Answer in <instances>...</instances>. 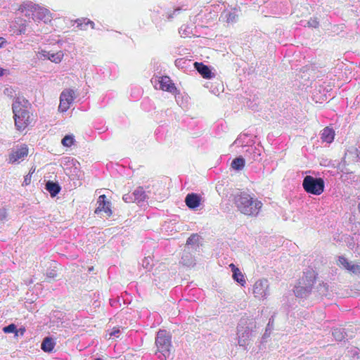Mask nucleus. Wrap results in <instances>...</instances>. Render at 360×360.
<instances>
[{
  "label": "nucleus",
  "mask_w": 360,
  "mask_h": 360,
  "mask_svg": "<svg viewBox=\"0 0 360 360\" xmlns=\"http://www.w3.org/2000/svg\"><path fill=\"white\" fill-rule=\"evenodd\" d=\"M70 103H69L68 102H65L63 99H60L58 110L62 112H66L70 108Z\"/></svg>",
  "instance_id": "34"
},
{
  "label": "nucleus",
  "mask_w": 360,
  "mask_h": 360,
  "mask_svg": "<svg viewBox=\"0 0 360 360\" xmlns=\"http://www.w3.org/2000/svg\"><path fill=\"white\" fill-rule=\"evenodd\" d=\"M247 151L253 153V160L257 161L259 160L260 153L259 151H257V149L255 148H251L249 150H248Z\"/></svg>",
  "instance_id": "36"
},
{
  "label": "nucleus",
  "mask_w": 360,
  "mask_h": 360,
  "mask_svg": "<svg viewBox=\"0 0 360 360\" xmlns=\"http://www.w3.org/2000/svg\"><path fill=\"white\" fill-rule=\"evenodd\" d=\"M181 264L186 266H192L195 264V259L190 252L184 250L181 257Z\"/></svg>",
  "instance_id": "23"
},
{
  "label": "nucleus",
  "mask_w": 360,
  "mask_h": 360,
  "mask_svg": "<svg viewBox=\"0 0 360 360\" xmlns=\"http://www.w3.org/2000/svg\"><path fill=\"white\" fill-rule=\"evenodd\" d=\"M313 295L315 297L319 298L326 297L328 292V286L326 283H319L316 287H313Z\"/></svg>",
  "instance_id": "16"
},
{
  "label": "nucleus",
  "mask_w": 360,
  "mask_h": 360,
  "mask_svg": "<svg viewBox=\"0 0 360 360\" xmlns=\"http://www.w3.org/2000/svg\"><path fill=\"white\" fill-rule=\"evenodd\" d=\"M87 23L88 25H89L91 27L92 29H94L95 23L93 21L87 18Z\"/></svg>",
  "instance_id": "46"
},
{
  "label": "nucleus",
  "mask_w": 360,
  "mask_h": 360,
  "mask_svg": "<svg viewBox=\"0 0 360 360\" xmlns=\"http://www.w3.org/2000/svg\"><path fill=\"white\" fill-rule=\"evenodd\" d=\"M200 236L198 234H192L186 241L187 245H193L198 243Z\"/></svg>",
  "instance_id": "33"
},
{
  "label": "nucleus",
  "mask_w": 360,
  "mask_h": 360,
  "mask_svg": "<svg viewBox=\"0 0 360 360\" xmlns=\"http://www.w3.org/2000/svg\"><path fill=\"white\" fill-rule=\"evenodd\" d=\"M28 149L26 146H21L13 151L9 156V162L14 163L27 155Z\"/></svg>",
  "instance_id": "15"
},
{
  "label": "nucleus",
  "mask_w": 360,
  "mask_h": 360,
  "mask_svg": "<svg viewBox=\"0 0 360 360\" xmlns=\"http://www.w3.org/2000/svg\"><path fill=\"white\" fill-rule=\"evenodd\" d=\"M201 197L194 193H188L185 198V203L191 210L196 209L200 204Z\"/></svg>",
  "instance_id": "13"
},
{
  "label": "nucleus",
  "mask_w": 360,
  "mask_h": 360,
  "mask_svg": "<svg viewBox=\"0 0 360 360\" xmlns=\"http://www.w3.org/2000/svg\"><path fill=\"white\" fill-rule=\"evenodd\" d=\"M30 103L23 97H17L12 104L15 126L18 131L25 129L30 124L28 110Z\"/></svg>",
  "instance_id": "2"
},
{
  "label": "nucleus",
  "mask_w": 360,
  "mask_h": 360,
  "mask_svg": "<svg viewBox=\"0 0 360 360\" xmlns=\"http://www.w3.org/2000/svg\"><path fill=\"white\" fill-rule=\"evenodd\" d=\"M7 41L5 39H0V49L4 47Z\"/></svg>",
  "instance_id": "45"
},
{
  "label": "nucleus",
  "mask_w": 360,
  "mask_h": 360,
  "mask_svg": "<svg viewBox=\"0 0 360 360\" xmlns=\"http://www.w3.org/2000/svg\"><path fill=\"white\" fill-rule=\"evenodd\" d=\"M195 69L205 79H211L214 77V74L212 72L210 66L202 63L195 62L193 63Z\"/></svg>",
  "instance_id": "11"
},
{
  "label": "nucleus",
  "mask_w": 360,
  "mask_h": 360,
  "mask_svg": "<svg viewBox=\"0 0 360 360\" xmlns=\"http://www.w3.org/2000/svg\"><path fill=\"white\" fill-rule=\"evenodd\" d=\"M332 335L335 340L342 341L345 338L346 333L344 328H335L332 330Z\"/></svg>",
  "instance_id": "26"
},
{
  "label": "nucleus",
  "mask_w": 360,
  "mask_h": 360,
  "mask_svg": "<svg viewBox=\"0 0 360 360\" xmlns=\"http://www.w3.org/2000/svg\"><path fill=\"white\" fill-rule=\"evenodd\" d=\"M0 39H4L3 37H0Z\"/></svg>",
  "instance_id": "55"
},
{
  "label": "nucleus",
  "mask_w": 360,
  "mask_h": 360,
  "mask_svg": "<svg viewBox=\"0 0 360 360\" xmlns=\"http://www.w3.org/2000/svg\"><path fill=\"white\" fill-rule=\"evenodd\" d=\"M256 328V323L252 319H241L238 325V345L245 347L249 344L253 336L254 329Z\"/></svg>",
  "instance_id": "4"
},
{
  "label": "nucleus",
  "mask_w": 360,
  "mask_h": 360,
  "mask_svg": "<svg viewBox=\"0 0 360 360\" xmlns=\"http://www.w3.org/2000/svg\"><path fill=\"white\" fill-rule=\"evenodd\" d=\"M50 52L49 51H47L46 50H41L38 52V55H39V58L42 59V58H48L49 59V57L50 56Z\"/></svg>",
  "instance_id": "38"
},
{
  "label": "nucleus",
  "mask_w": 360,
  "mask_h": 360,
  "mask_svg": "<svg viewBox=\"0 0 360 360\" xmlns=\"http://www.w3.org/2000/svg\"><path fill=\"white\" fill-rule=\"evenodd\" d=\"M234 143L240 144V137L237 138L236 140L235 141Z\"/></svg>",
  "instance_id": "49"
},
{
  "label": "nucleus",
  "mask_w": 360,
  "mask_h": 360,
  "mask_svg": "<svg viewBox=\"0 0 360 360\" xmlns=\"http://www.w3.org/2000/svg\"><path fill=\"white\" fill-rule=\"evenodd\" d=\"M56 276H57L56 271H55L53 269H50V270L47 271V272H46V276L48 278H54L55 277H56Z\"/></svg>",
  "instance_id": "42"
},
{
  "label": "nucleus",
  "mask_w": 360,
  "mask_h": 360,
  "mask_svg": "<svg viewBox=\"0 0 360 360\" xmlns=\"http://www.w3.org/2000/svg\"><path fill=\"white\" fill-rule=\"evenodd\" d=\"M150 259L148 257H145L143 260L142 265L145 269H150L152 266V264H150Z\"/></svg>",
  "instance_id": "40"
},
{
  "label": "nucleus",
  "mask_w": 360,
  "mask_h": 360,
  "mask_svg": "<svg viewBox=\"0 0 360 360\" xmlns=\"http://www.w3.org/2000/svg\"><path fill=\"white\" fill-rule=\"evenodd\" d=\"M133 194V199L134 200V202H136L138 204L141 203L144 201H146L147 198V195L143 189V187L139 186L136 188Z\"/></svg>",
  "instance_id": "20"
},
{
  "label": "nucleus",
  "mask_w": 360,
  "mask_h": 360,
  "mask_svg": "<svg viewBox=\"0 0 360 360\" xmlns=\"http://www.w3.org/2000/svg\"><path fill=\"white\" fill-rule=\"evenodd\" d=\"M307 26L309 27H317L319 25V22L316 20V19L311 18L309 20L307 21L306 24L304 25V26Z\"/></svg>",
  "instance_id": "35"
},
{
  "label": "nucleus",
  "mask_w": 360,
  "mask_h": 360,
  "mask_svg": "<svg viewBox=\"0 0 360 360\" xmlns=\"http://www.w3.org/2000/svg\"><path fill=\"white\" fill-rule=\"evenodd\" d=\"M63 58V51H60L57 53H50V56L49 57V60L55 63H60Z\"/></svg>",
  "instance_id": "27"
},
{
  "label": "nucleus",
  "mask_w": 360,
  "mask_h": 360,
  "mask_svg": "<svg viewBox=\"0 0 360 360\" xmlns=\"http://www.w3.org/2000/svg\"><path fill=\"white\" fill-rule=\"evenodd\" d=\"M7 217V212L5 208L0 209V221L4 222V221L6 219Z\"/></svg>",
  "instance_id": "39"
},
{
  "label": "nucleus",
  "mask_w": 360,
  "mask_h": 360,
  "mask_svg": "<svg viewBox=\"0 0 360 360\" xmlns=\"http://www.w3.org/2000/svg\"><path fill=\"white\" fill-rule=\"evenodd\" d=\"M245 159L242 156L234 158L231 162V167L235 170H241L245 166Z\"/></svg>",
  "instance_id": "25"
},
{
  "label": "nucleus",
  "mask_w": 360,
  "mask_h": 360,
  "mask_svg": "<svg viewBox=\"0 0 360 360\" xmlns=\"http://www.w3.org/2000/svg\"><path fill=\"white\" fill-rule=\"evenodd\" d=\"M273 324H274V316H272L269 320V323L266 328V332L271 331L273 329Z\"/></svg>",
  "instance_id": "43"
},
{
  "label": "nucleus",
  "mask_w": 360,
  "mask_h": 360,
  "mask_svg": "<svg viewBox=\"0 0 360 360\" xmlns=\"http://www.w3.org/2000/svg\"><path fill=\"white\" fill-rule=\"evenodd\" d=\"M25 31H26V26L25 24L22 23L18 30V34H25Z\"/></svg>",
  "instance_id": "44"
},
{
  "label": "nucleus",
  "mask_w": 360,
  "mask_h": 360,
  "mask_svg": "<svg viewBox=\"0 0 360 360\" xmlns=\"http://www.w3.org/2000/svg\"><path fill=\"white\" fill-rule=\"evenodd\" d=\"M4 70L0 68V77L4 75Z\"/></svg>",
  "instance_id": "50"
},
{
  "label": "nucleus",
  "mask_w": 360,
  "mask_h": 360,
  "mask_svg": "<svg viewBox=\"0 0 360 360\" xmlns=\"http://www.w3.org/2000/svg\"><path fill=\"white\" fill-rule=\"evenodd\" d=\"M120 333L119 330H115L110 333V336H117V334Z\"/></svg>",
  "instance_id": "47"
},
{
  "label": "nucleus",
  "mask_w": 360,
  "mask_h": 360,
  "mask_svg": "<svg viewBox=\"0 0 360 360\" xmlns=\"http://www.w3.org/2000/svg\"><path fill=\"white\" fill-rule=\"evenodd\" d=\"M111 305L113 306L115 304V302H110Z\"/></svg>",
  "instance_id": "53"
},
{
  "label": "nucleus",
  "mask_w": 360,
  "mask_h": 360,
  "mask_svg": "<svg viewBox=\"0 0 360 360\" xmlns=\"http://www.w3.org/2000/svg\"><path fill=\"white\" fill-rule=\"evenodd\" d=\"M335 131L332 128L326 127L321 131V139L323 142L330 143L334 140Z\"/></svg>",
  "instance_id": "21"
},
{
  "label": "nucleus",
  "mask_w": 360,
  "mask_h": 360,
  "mask_svg": "<svg viewBox=\"0 0 360 360\" xmlns=\"http://www.w3.org/2000/svg\"><path fill=\"white\" fill-rule=\"evenodd\" d=\"M229 267L231 269V271L233 272V279L237 283H240L242 286H243L245 284L246 281L243 273L233 264H231L229 265Z\"/></svg>",
  "instance_id": "17"
},
{
  "label": "nucleus",
  "mask_w": 360,
  "mask_h": 360,
  "mask_svg": "<svg viewBox=\"0 0 360 360\" xmlns=\"http://www.w3.org/2000/svg\"><path fill=\"white\" fill-rule=\"evenodd\" d=\"M75 98V91L72 89L64 90L60 96V99H63L70 104L73 102Z\"/></svg>",
  "instance_id": "24"
},
{
  "label": "nucleus",
  "mask_w": 360,
  "mask_h": 360,
  "mask_svg": "<svg viewBox=\"0 0 360 360\" xmlns=\"http://www.w3.org/2000/svg\"><path fill=\"white\" fill-rule=\"evenodd\" d=\"M133 194L132 193H127L124 194L122 197L123 200L125 202L129 203V202H134V200L133 199Z\"/></svg>",
  "instance_id": "37"
},
{
  "label": "nucleus",
  "mask_w": 360,
  "mask_h": 360,
  "mask_svg": "<svg viewBox=\"0 0 360 360\" xmlns=\"http://www.w3.org/2000/svg\"><path fill=\"white\" fill-rule=\"evenodd\" d=\"M45 189L50 193L51 197H55L59 193L61 188L58 182L47 181L45 184Z\"/></svg>",
  "instance_id": "19"
},
{
  "label": "nucleus",
  "mask_w": 360,
  "mask_h": 360,
  "mask_svg": "<svg viewBox=\"0 0 360 360\" xmlns=\"http://www.w3.org/2000/svg\"><path fill=\"white\" fill-rule=\"evenodd\" d=\"M155 345L157 351L165 358L169 356L172 347V336L165 330H160L155 337Z\"/></svg>",
  "instance_id": "7"
},
{
  "label": "nucleus",
  "mask_w": 360,
  "mask_h": 360,
  "mask_svg": "<svg viewBox=\"0 0 360 360\" xmlns=\"http://www.w3.org/2000/svg\"><path fill=\"white\" fill-rule=\"evenodd\" d=\"M270 333H271V331H268V332H266V330H265L264 334L263 335L262 339H263V340H264V339H266L267 337H269V335H270Z\"/></svg>",
  "instance_id": "48"
},
{
  "label": "nucleus",
  "mask_w": 360,
  "mask_h": 360,
  "mask_svg": "<svg viewBox=\"0 0 360 360\" xmlns=\"http://www.w3.org/2000/svg\"><path fill=\"white\" fill-rule=\"evenodd\" d=\"M19 10L29 18H32L34 20H49V11L46 8H41L32 1H27L22 4Z\"/></svg>",
  "instance_id": "5"
},
{
  "label": "nucleus",
  "mask_w": 360,
  "mask_h": 360,
  "mask_svg": "<svg viewBox=\"0 0 360 360\" xmlns=\"http://www.w3.org/2000/svg\"><path fill=\"white\" fill-rule=\"evenodd\" d=\"M20 330L21 335H22L24 333L25 329V328H20Z\"/></svg>",
  "instance_id": "51"
},
{
  "label": "nucleus",
  "mask_w": 360,
  "mask_h": 360,
  "mask_svg": "<svg viewBox=\"0 0 360 360\" xmlns=\"http://www.w3.org/2000/svg\"><path fill=\"white\" fill-rule=\"evenodd\" d=\"M233 203L241 213L252 217L257 216L262 207L261 201L254 199L246 192L240 191L233 195Z\"/></svg>",
  "instance_id": "1"
},
{
  "label": "nucleus",
  "mask_w": 360,
  "mask_h": 360,
  "mask_svg": "<svg viewBox=\"0 0 360 360\" xmlns=\"http://www.w3.org/2000/svg\"><path fill=\"white\" fill-rule=\"evenodd\" d=\"M56 345V342L51 337H46L44 338L41 345V349L45 352H51L54 347Z\"/></svg>",
  "instance_id": "22"
},
{
  "label": "nucleus",
  "mask_w": 360,
  "mask_h": 360,
  "mask_svg": "<svg viewBox=\"0 0 360 360\" xmlns=\"http://www.w3.org/2000/svg\"><path fill=\"white\" fill-rule=\"evenodd\" d=\"M316 283V276L315 272L312 270H308L304 273L303 277L295 286L294 293L297 297L307 298L309 295H313V287Z\"/></svg>",
  "instance_id": "3"
},
{
  "label": "nucleus",
  "mask_w": 360,
  "mask_h": 360,
  "mask_svg": "<svg viewBox=\"0 0 360 360\" xmlns=\"http://www.w3.org/2000/svg\"><path fill=\"white\" fill-rule=\"evenodd\" d=\"M160 89L168 92L173 93L176 90L174 84L171 82L169 77L167 76L161 77V79L160 80Z\"/></svg>",
  "instance_id": "18"
},
{
  "label": "nucleus",
  "mask_w": 360,
  "mask_h": 360,
  "mask_svg": "<svg viewBox=\"0 0 360 360\" xmlns=\"http://www.w3.org/2000/svg\"><path fill=\"white\" fill-rule=\"evenodd\" d=\"M253 293L256 297L264 298L269 295V283L265 278L257 281L254 285Z\"/></svg>",
  "instance_id": "8"
},
{
  "label": "nucleus",
  "mask_w": 360,
  "mask_h": 360,
  "mask_svg": "<svg viewBox=\"0 0 360 360\" xmlns=\"http://www.w3.org/2000/svg\"><path fill=\"white\" fill-rule=\"evenodd\" d=\"M302 187L307 193L319 195L324 191L325 182L321 177L307 175L302 181Z\"/></svg>",
  "instance_id": "6"
},
{
  "label": "nucleus",
  "mask_w": 360,
  "mask_h": 360,
  "mask_svg": "<svg viewBox=\"0 0 360 360\" xmlns=\"http://www.w3.org/2000/svg\"><path fill=\"white\" fill-rule=\"evenodd\" d=\"M191 63V60H188V59H186L184 58H177L174 62L175 65L177 68H181V69L187 68V66L189 65V63Z\"/></svg>",
  "instance_id": "29"
},
{
  "label": "nucleus",
  "mask_w": 360,
  "mask_h": 360,
  "mask_svg": "<svg viewBox=\"0 0 360 360\" xmlns=\"http://www.w3.org/2000/svg\"><path fill=\"white\" fill-rule=\"evenodd\" d=\"M3 331L5 333H15V335H17L18 333L17 327L14 323H11L6 326H4L3 328Z\"/></svg>",
  "instance_id": "30"
},
{
  "label": "nucleus",
  "mask_w": 360,
  "mask_h": 360,
  "mask_svg": "<svg viewBox=\"0 0 360 360\" xmlns=\"http://www.w3.org/2000/svg\"><path fill=\"white\" fill-rule=\"evenodd\" d=\"M111 305L113 306L115 304V302H110Z\"/></svg>",
  "instance_id": "54"
},
{
  "label": "nucleus",
  "mask_w": 360,
  "mask_h": 360,
  "mask_svg": "<svg viewBox=\"0 0 360 360\" xmlns=\"http://www.w3.org/2000/svg\"><path fill=\"white\" fill-rule=\"evenodd\" d=\"M95 360H101V358H96Z\"/></svg>",
  "instance_id": "52"
},
{
  "label": "nucleus",
  "mask_w": 360,
  "mask_h": 360,
  "mask_svg": "<svg viewBox=\"0 0 360 360\" xmlns=\"http://www.w3.org/2000/svg\"><path fill=\"white\" fill-rule=\"evenodd\" d=\"M74 142H75L74 136L72 134L65 135L61 141L62 144L65 147L72 146L74 144Z\"/></svg>",
  "instance_id": "28"
},
{
  "label": "nucleus",
  "mask_w": 360,
  "mask_h": 360,
  "mask_svg": "<svg viewBox=\"0 0 360 360\" xmlns=\"http://www.w3.org/2000/svg\"><path fill=\"white\" fill-rule=\"evenodd\" d=\"M181 7H177L172 12H167L165 17L168 20H172L175 16L181 13Z\"/></svg>",
  "instance_id": "31"
},
{
  "label": "nucleus",
  "mask_w": 360,
  "mask_h": 360,
  "mask_svg": "<svg viewBox=\"0 0 360 360\" xmlns=\"http://www.w3.org/2000/svg\"><path fill=\"white\" fill-rule=\"evenodd\" d=\"M238 18V11L234 8L230 11H224L221 13L220 19L227 23H235Z\"/></svg>",
  "instance_id": "12"
},
{
  "label": "nucleus",
  "mask_w": 360,
  "mask_h": 360,
  "mask_svg": "<svg viewBox=\"0 0 360 360\" xmlns=\"http://www.w3.org/2000/svg\"><path fill=\"white\" fill-rule=\"evenodd\" d=\"M77 27L82 30H86L88 25L87 18H78L75 20Z\"/></svg>",
  "instance_id": "32"
},
{
  "label": "nucleus",
  "mask_w": 360,
  "mask_h": 360,
  "mask_svg": "<svg viewBox=\"0 0 360 360\" xmlns=\"http://www.w3.org/2000/svg\"><path fill=\"white\" fill-rule=\"evenodd\" d=\"M32 173H30L28 174L27 175H26L24 178V181H23V183H22V186H27L30 184L31 182V178H32Z\"/></svg>",
  "instance_id": "41"
},
{
  "label": "nucleus",
  "mask_w": 360,
  "mask_h": 360,
  "mask_svg": "<svg viewBox=\"0 0 360 360\" xmlns=\"http://www.w3.org/2000/svg\"><path fill=\"white\" fill-rule=\"evenodd\" d=\"M64 314L60 311H54L51 314L50 319V325L49 328H51L52 330H58L60 328L64 327L63 326V319Z\"/></svg>",
  "instance_id": "9"
},
{
  "label": "nucleus",
  "mask_w": 360,
  "mask_h": 360,
  "mask_svg": "<svg viewBox=\"0 0 360 360\" xmlns=\"http://www.w3.org/2000/svg\"><path fill=\"white\" fill-rule=\"evenodd\" d=\"M97 203L98 205L95 210V213L98 214L99 212L103 211L108 217L112 215V212L110 208V202L106 200V197L105 195H101L98 197Z\"/></svg>",
  "instance_id": "10"
},
{
  "label": "nucleus",
  "mask_w": 360,
  "mask_h": 360,
  "mask_svg": "<svg viewBox=\"0 0 360 360\" xmlns=\"http://www.w3.org/2000/svg\"><path fill=\"white\" fill-rule=\"evenodd\" d=\"M338 262L347 270L355 274H360V265L350 263L347 258L343 256H340Z\"/></svg>",
  "instance_id": "14"
}]
</instances>
